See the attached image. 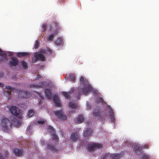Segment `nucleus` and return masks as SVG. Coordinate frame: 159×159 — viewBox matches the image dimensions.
Wrapping results in <instances>:
<instances>
[{"instance_id":"obj_29","label":"nucleus","mask_w":159,"mask_h":159,"mask_svg":"<svg viewBox=\"0 0 159 159\" xmlns=\"http://www.w3.org/2000/svg\"><path fill=\"white\" fill-rule=\"evenodd\" d=\"M70 80L71 82L73 83L75 82V81L76 80L75 76V74H72L70 75Z\"/></svg>"},{"instance_id":"obj_44","label":"nucleus","mask_w":159,"mask_h":159,"mask_svg":"<svg viewBox=\"0 0 159 159\" xmlns=\"http://www.w3.org/2000/svg\"><path fill=\"white\" fill-rule=\"evenodd\" d=\"M38 95L39 97L40 98L42 99H43L44 98L41 95V94L40 93H38Z\"/></svg>"},{"instance_id":"obj_5","label":"nucleus","mask_w":159,"mask_h":159,"mask_svg":"<svg viewBox=\"0 0 159 159\" xmlns=\"http://www.w3.org/2000/svg\"><path fill=\"white\" fill-rule=\"evenodd\" d=\"M92 115L94 116L97 117L98 119L102 121L105 120V116H104L103 112L98 107L93 111Z\"/></svg>"},{"instance_id":"obj_43","label":"nucleus","mask_w":159,"mask_h":159,"mask_svg":"<svg viewBox=\"0 0 159 159\" xmlns=\"http://www.w3.org/2000/svg\"><path fill=\"white\" fill-rule=\"evenodd\" d=\"M41 144L43 146L45 145V141L44 140H42L41 142Z\"/></svg>"},{"instance_id":"obj_41","label":"nucleus","mask_w":159,"mask_h":159,"mask_svg":"<svg viewBox=\"0 0 159 159\" xmlns=\"http://www.w3.org/2000/svg\"><path fill=\"white\" fill-rule=\"evenodd\" d=\"M6 53L5 52L3 51L0 48V55L1 56H2L3 55H5Z\"/></svg>"},{"instance_id":"obj_52","label":"nucleus","mask_w":159,"mask_h":159,"mask_svg":"<svg viewBox=\"0 0 159 159\" xmlns=\"http://www.w3.org/2000/svg\"><path fill=\"white\" fill-rule=\"evenodd\" d=\"M6 153H7H7H8V151H6Z\"/></svg>"},{"instance_id":"obj_7","label":"nucleus","mask_w":159,"mask_h":159,"mask_svg":"<svg viewBox=\"0 0 159 159\" xmlns=\"http://www.w3.org/2000/svg\"><path fill=\"white\" fill-rule=\"evenodd\" d=\"M102 147V144L95 143H92L88 144L87 145V149L89 152L94 151L96 149H100Z\"/></svg>"},{"instance_id":"obj_24","label":"nucleus","mask_w":159,"mask_h":159,"mask_svg":"<svg viewBox=\"0 0 159 159\" xmlns=\"http://www.w3.org/2000/svg\"><path fill=\"white\" fill-rule=\"evenodd\" d=\"M69 106L71 108L75 109L77 107V104L73 102H71L69 103Z\"/></svg>"},{"instance_id":"obj_10","label":"nucleus","mask_w":159,"mask_h":159,"mask_svg":"<svg viewBox=\"0 0 159 159\" xmlns=\"http://www.w3.org/2000/svg\"><path fill=\"white\" fill-rule=\"evenodd\" d=\"M18 63L17 58L15 57H12L11 58V60L9 62V65L10 67L16 66L18 65Z\"/></svg>"},{"instance_id":"obj_45","label":"nucleus","mask_w":159,"mask_h":159,"mask_svg":"<svg viewBox=\"0 0 159 159\" xmlns=\"http://www.w3.org/2000/svg\"><path fill=\"white\" fill-rule=\"evenodd\" d=\"M7 56H12L13 55V53L12 52H7Z\"/></svg>"},{"instance_id":"obj_50","label":"nucleus","mask_w":159,"mask_h":159,"mask_svg":"<svg viewBox=\"0 0 159 159\" xmlns=\"http://www.w3.org/2000/svg\"><path fill=\"white\" fill-rule=\"evenodd\" d=\"M0 159H4L2 157V155L0 153Z\"/></svg>"},{"instance_id":"obj_40","label":"nucleus","mask_w":159,"mask_h":159,"mask_svg":"<svg viewBox=\"0 0 159 159\" xmlns=\"http://www.w3.org/2000/svg\"><path fill=\"white\" fill-rule=\"evenodd\" d=\"M39 44V42L38 41H36L34 44L35 48L36 49L38 48Z\"/></svg>"},{"instance_id":"obj_12","label":"nucleus","mask_w":159,"mask_h":159,"mask_svg":"<svg viewBox=\"0 0 159 159\" xmlns=\"http://www.w3.org/2000/svg\"><path fill=\"white\" fill-rule=\"evenodd\" d=\"M47 86V82L45 81H43L39 83V84H30V86L31 88L34 87L36 88H39L40 87L43 88L44 87H46Z\"/></svg>"},{"instance_id":"obj_31","label":"nucleus","mask_w":159,"mask_h":159,"mask_svg":"<svg viewBox=\"0 0 159 159\" xmlns=\"http://www.w3.org/2000/svg\"><path fill=\"white\" fill-rule=\"evenodd\" d=\"M34 110H30L29 111V113L28 114V116H29L30 117H32L34 115Z\"/></svg>"},{"instance_id":"obj_23","label":"nucleus","mask_w":159,"mask_h":159,"mask_svg":"<svg viewBox=\"0 0 159 159\" xmlns=\"http://www.w3.org/2000/svg\"><path fill=\"white\" fill-rule=\"evenodd\" d=\"M135 151L137 152H140L142 149V147L140 146L139 144H137L135 145V147L134 148Z\"/></svg>"},{"instance_id":"obj_18","label":"nucleus","mask_w":159,"mask_h":159,"mask_svg":"<svg viewBox=\"0 0 159 159\" xmlns=\"http://www.w3.org/2000/svg\"><path fill=\"white\" fill-rule=\"evenodd\" d=\"M34 57L38 58V60H39L42 61H44L45 60V57L41 53L35 54L34 55Z\"/></svg>"},{"instance_id":"obj_13","label":"nucleus","mask_w":159,"mask_h":159,"mask_svg":"<svg viewBox=\"0 0 159 159\" xmlns=\"http://www.w3.org/2000/svg\"><path fill=\"white\" fill-rule=\"evenodd\" d=\"M93 131L89 128H87L83 132L84 136L86 138L90 136L92 134Z\"/></svg>"},{"instance_id":"obj_48","label":"nucleus","mask_w":159,"mask_h":159,"mask_svg":"<svg viewBox=\"0 0 159 159\" xmlns=\"http://www.w3.org/2000/svg\"><path fill=\"white\" fill-rule=\"evenodd\" d=\"M3 75V73L2 72H0V78L2 77Z\"/></svg>"},{"instance_id":"obj_27","label":"nucleus","mask_w":159,"mask_h":159,"mask_svg":"<svg viewBox=\"0 0 159 159\" xmlns=\"http://www.w3.org/2000/svg\"><path fill=\"white\" fill-rule=\"evenodd\" d=\"M150 156L145 153H143L142 154L141 157V159H149Z\"/></svg>"},{"instance_id":"obj_17","label":"nucleus","mask_w":159,"mask_h":159,"mask_svg":"<svg viewBox=\"0 0 159 159\" xmlns=\"http://www.w3.org/2000/svg\"><path fill=\"white\" fill-rule=\"evenodd\" d=\"M53 100L55 104V106L57 107H60L61 105L59 101V98L57 95L54 96L53 98Z\"/></svg>"},{"instance_id":"obj_14","label":"nucleus","mask_w":159,"mask_h":159,"mask_svg":"<svg viewBox=\"0 0 159 159\" xmlns=\"http://www.w3.org/2000/svg\"><path fill=\"white\" fill-rule=\"evenodd\" d=\"M13 153L17 156H21L23 153L21 149L17 148H14L13 150Z\"/></svg>"},{"instance_id":"obj_3","label":"nucleus","mask_w":159,"mask_h":159,"mask_svg":"<svg viewBox=\"0 0 159 159\" xmlns=\"http://www.w3.org/2000/svg\"><path fill=\"white\" fill-rule=\"evenodd\" d=\"M122 156L121 154L107 153L101 156L100 159H119Z\"/></svg>"},{"instance_id":"obj_35","label":"nucleus","mask_w":159,"mask_h":159,"mask_svg":"<svg viewBox=\"0 0 159 159\" xmlns=\"http://www.w3.org/2000/svg\"><path fill=\"white\" fill-rule=\"evenodd\" d=\"M0 58V62H3L5 61H6L7 60V58L6 56V53L5 55H3Z\"/></svg>"},{"instance_id":"obj_8","label":"nucleus","mask_w":159,"mask_h":159,"mask_svg":"<svg viewBox=\"0 0 159 159\" xmlns=\"http://www.w3.org/2000/svg\"><path fill=\"white\" fill-rule=\"evenodd\" d=\"M18 96L20 98H30V93L26 91H18Z\"/></svg>"},{"instance_id":"obj_16","label":"nucleus","mask_w":159,"mask_h":159,"mask_svg":"<svg viewBox=\"0 0 159 159\" xmlns=\"http://www.w3.org/2000/svg\"><path fill=\"white\" fill-rule=\"evenodd\" d=\"M107 107L108 108H110V116L111 118V122H113L115 121V118L114 114L113 113L112 109L111 107L108 105H107Z\"/></svg>"},{"instance_id":"obj_42","label":"nucleus","mask_w":159,"mask_h":159,"mask_svg":"<svg viewBox=\"0 0 159 159\" xmlns=\"http://www.w3.org/2000/svg\"><path fill=\"white\" fill-rule=\"evenodd\" d=\"M32 62L34 63L36 62L38 60V58L34 56V58L33 57L32 58Z\"/></svg>"},{"instance_id":"obj_47","label":"nucleus","mask_w":159,"mask_h":159,"mask_svg":"<svg viewBox=\"0 0 159 159\" xmlns=\"http://www.w3.org/2000/svg\"><path fill=\"white\" fill-rule=\"evenodd\" d=\"M42 77L40 75H37V78L38 79H39Z\"/></svg>"},{"instance_id":"obj_20","label":"nucleus","mask_w":159,"mask_h":159,"mask_svg":"<svg viewBox=\"0 0 159 159\" xmlns=\"http://www.w3.org/2000/svg\"><path fill=\"white\" fill-rule=\"evenodd\" d=\"M84 119V116L83 115H79L77 118L76 121L77 123L78 124L81 123L83 121Z\"/></svg>"},{"instance_id":"obj_34","label":"nucleus","mask_w":159,"mask_h":159,"mask_svg":"<svg viewBox=\"0 0 159 159\" xmlns=\"http://www.w3.org/2000/svg\"><path fill=\"white\" fill-rule=\"evenodd\" d=\"M97 101L98 103H100L102 104H103L105 102L103 99L101 97H98L97 98Z\"/></svg>"},{"instance_id":"obj_25","label":"nucleus","mask_w":159,"mask_h":159,"mask_svg":"<svg viewBox=\"0 0 159 159\" xmlns=\"http://www.w3.org/2000/svg\"><path fill=\"white\" fill-rule=\"evenodd\" d=\"M48 131L50 132L51 134L55 133V130L53 127L51 125L48 126Z\"/></svg>"},{"instance_id":"obj_21","label":"nucleus","mask_w":159,"mask_h":159,"mask_svg":"<svg viewBox=\"0 0 159 159\" xmlns=\"http://www.w3.org/2000/svg\"><path fill=\"white\" fill-rule=\"evenodd\" d=\"M17 56L19 57H23L25 56L29 55V54L27 52H18L17 53Z\"/></svg>"},{"instance_id":"obj_1","label":"nucleus","mask_w":159,"mask_h":159,"mask_svg":"<svg viewBox=\"0 0 159 159\" xmlns=\"http://www.w3.org/2000/svg\"><path fill=\"white\" fill-rule=\"evenodd\" d=\"M1 123L2 129L5 131L8 130V124H9L10 127H11L12 125H14L17 127H19L21 125V122L17 120L16 119H14L11 121H10L7 118L4 117H2Z\"/></svg>"},{"instance_id":"obj_19","label":"nucleus","mask_w":159,"mask_h":159,"mask_svg":"<svg viewBox=\"0 0 159 159\" xmlns=\"http://www.w3.org/2000/svg\"><path fill=\"white\" fill-rule=\"evenodd\" d=\"M45 95L48 99L51 98L52 96L51 92L50 89H47L45 90Z\"/></svg>"},{"instance_id":"obj_32","label":"nucleus","mask_w":159,"mask_h":159,"mask_svg":"<svg viewBox=\"0 0 159 159\" xmlns=\"http://www.w3.org/2000/svg\"><path fill=\"white\" fill-rule=\"evenodd\" d=\"M46 122V120L45 119H39L37 121L38 124H43L45 123Z\"/></svg>"},{"instance_id":"obj_2","label":"nucleus","mask_w":159,"mask_h":159,"mask_svg":"<svg viewBox=\"0 0 159 159\" xmlns=\"http://www.w3.org/2000/svg\"><path fill=\"white\" fill-rule=\"evenodd\" d=\"M82 89H78L76 90L75 94L76 97L78 99H80V96L82 94L86 95L88 94L92 89V88L89 82H87L85 84L82 85Z\"/></svg>"},{"instance_id":"obj_4","label":"nucleus","mask_w":159,"mask_h":159,"mask_svg":"<svg viewBox=\"0 0 159 159\" xmlns=\"http://www.w3.org/2000/svg\"><path fill=\"white\" fill-rule=\"evenodd\" d=\"M48 28L49 31H53L54 34H57L58 30L61 28L58 23L56 20L52 22L49 26Z\"/></svg>"},{"instance_id":"obj_46","label":"nucleus","mask_w":159,"mask_h":159,"mask_svg":"<svg viewBox=\"0 0 159 159\" xmlns=\"http://www.w3.org/2000/svg\"><path fill=\"white\" fill-rule=\"evenodd\" d=\"M60 1V4L62 2H66L67 0H59Z\"/></svg>"},{"instance_id":"obj_28","label":"nucleus","mask_w":159,"mask_h":159,"mask_svg":"<svg viewBox=\"0 0 159 159\" xmlns=\"http://www.w3.org/2000/svg\"><path fill=\"white\" fill-rule=\"evenodd\" d=\"M56 34H54V33L52 34H50L47 38V39L48 41H52L54 37V35Z\"/></svg>"},{"instance_id":"obj_38","label":"nucleus","mask_w":159,"mask_h":159,"mask_svg":"<svg viewBox=\"0 0 159 159\" xmlns=\"http://www.w3.org/2000/svg\"><path fill=\"white\" fill-rule=\"evenodd\" d=\"M47 28V25L46 24H43L42 26L41 31L42 32H44L46 31Z\"/></svg>"},{"instance_id":"obj_22","label":"nucleus","mask_w":159,"mask_h":159,"mask_svg":"<svg viewBox=\"0 0 159 159\" xmlns=\"http://www.w3.org/2000/svg\"><path fill=\"white\" fill-rule=\"evenodd\" d=\"M80 84L81 85H83L86 84L87 82H89L88 80H86V78L83 77L81 76L80 77Z\"/></svg>"},{"instance_id":"obj_37","label":"nucleus","mask_w":159,"mask_h":159,"mask_svg":"<svg viewBox=\"0 0 159 159\" xmlns=\"http://www.w3.org/2000/svg\"><path fill=\"white\" fill-rule=\"evenodd\" d=\"M52 139L53 140L57 141L58 139V136L55 133L52 134Z\"/></svg>"},{"instance_id":"obj_11","label":"nucleus","mask_w":159,"mask_h":159,"mask_svg":"<svg viewBox=\"0 0 159 159\" xmlns=\"http://www.w3.org/2000/svg\"><path fill=\"white\" fill-rule=\"evenodd\" d=\"M79 139V133L77 132L72 133L70 136V140L72 142L77 141Z\"/></svg>"},{"instance_id":"obj_30","label":"nucleus","mask_w":159,"mask_h":159,"mask_svg":"<svg viewBox=\"0 0 159 159\" xmlns=\"http://www.w3.org/2000/svg\"><path fill=\"white\" fill-rule=\"evenodd\" d=\"M20 64L21 65L24 69H26L27 68V63L24 61H20Z\"/></svg>"},{"instance_id":"obj_49","label":"nucleus","mask_w":159,"mask_h":159,"mask_svg":"<svg viewBox=\"0 0 159 159\" xmlns=\"http://www.w3.org/2000/svg\"><path fill=\"white\" fill-rule=\"evenodd\" d=\"M87 107L88 109H90L91 108V106L89 104H88L87 105Z\"/></svg>"},{"instance_id":"obj_33","label":"nucleus","mask_w":159,"mask_h":159,"mask_svg":"<svg viewBox=\"0 0 159 159\" xmlns=\"http://www.w3.org/2000/svg\"><path fill=\"white\" fill-rule=\"evenodd\" d=\"M62 94L67 99H69L70 97V94L68 93L63 92H62Z\"/></svg>"},{"instance_id":"obj_36","label":"nucleus","mask_w":159,"mask_h":159,"mask_svg":"<svg viewBox=\"0 0 159 159\" xmlns=\"http://www.w3.org/2000/svg\"><path fill=\"white\" fill-rule=\"evenodd\" d=\"M62 42V40L61 38H59L55 42V43L57 45H60Z\"/></svg>"},{"instance_id":"obj_15","label":"nucleus","mask_w":159,"mask_h":159,"mask_svg":"<svg viewBox=\"0 0 159 159\" xmlns=\"http://www.w3.org/2000/svg\"><path fill=\"white\" fill-rule=\"evenodd\" d=\"M47 148L48 150L54 152L57 151V149L54 145L52 144H48L47 145Z\"/></svg>"},{"instance_id":"obj_26","label":"nucleus","mask_w":159,"mask_h":159,"mask_svg":"<svg viewBox=\"0 0 159 159\" xmlns=\"http://www.w3.org/2000/svg\"><path fill=\"white\" fill-rule=\"evenodd\" d=\"M4 95L7 97L8 99H9L11 97V93L10 91H4Z\"/></svg>"},{"instance_id":"obj_51","label":"nucleus","mask_w":159,"mask_h":159,"mask_svg":"<svg viewBox=\"0 0 159 159\" xmlns=\"http://www.w3.org/2000/svg\"><path fill=\"white\" fill-rule=\"evenodd\" d=\"M4 86V84L2 83H0V87H3Z\"/></svg>"},{"instance_id":"obj_6","label":"nucleus","mask_w":159,"mask_h":159,"mask_svg":"<svg viewBox=\"0 0 159 159\" xmlns=\"http://www.w3.org/2000/svg\"><path fill=\"white\" fill-rule=\"evenodd\" d=\"M9 110L10 112L13 115L17 118H22V115L20 110L15 106H11L9 107Z\"/></svg>"},{"instance_id":"obj_9","label":"nucleus","mask_w":159,"mask_h":159,"mask_svg":"<svg viewBox=\"0 0 159 159\" xmlns=\"http://www.w3.org/2000/svg\"><path fill=\"white\" fill-rule=\"evenodd\" d=\"M55 115L58 119L62 120H66L67 119V116L66 115L63 114L62 110L57 111L54 112Z\"/></svg>"},{"instance_id":"obj_39","label":"nucleus","mask_w":159,"mask_h":159,"mask_svg":"<svg viewBox=\"0 0 159 159\" xmlns=\"http://www.w3.org/2000/svg\"><path fill=\"white\" fill-rule=\"evenodd\" d=\"M6 89L8 90H12L13 91H14V90H15V91H16V90L14 89L13 88L11 87L10 86H6Z\"/></svg>"}]
</instances>
